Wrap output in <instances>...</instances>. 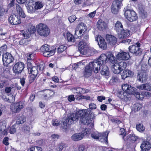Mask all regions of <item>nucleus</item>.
Segmentation results:
<instances>
[{
  "instance_id": "11",
  "label": "nucleus",
  "mask_w": 151,
  "mask_h": 151,
  "mask_svg": "<svg viewBox=\"0 0 151 151\" xmlns=\"http://www.w3.org/2000/svg\"><path fill=\"white\" fill-rule=\"evenodd\" d=\"M24 68V65L23 63L17 62L15 64L13 67V72L16 74H19L21 73Z\"/></svg>"
},
{
  "instance_id": "17",
  "label": "nucleus",
  "mask_w": 151,
  "mask_h": 151,
  "mask_svg": "<svg viewBox=\"0 0 151 151\" xmlns=\"http://www.w3.org/2000/svg\"><path fill=\"white\" fill-rule=\"evenodd\" d=\"M21 32L24 38L21 40L19 42V44L21 45L25 46L28 44L32 39L31 37L26 35L24 33V31L22 30Z\"/></svg>"
},
{
  "instance_id": "14",
  "label": "nucleus",
  "mask_w": 151,
  "mask_h": 151,
  "mask_svg": "<svg viewBox=\"0 0 151 151\" xmlns=\"http://www.w3.org/2000/svg\"><path fill=\"white\" fill-rule=\"evenodd\" d=\"M29 71V81L30 83H32L35 80L38 74L37 68L35 66L33 67Z\"/></svg>"
},
{
  "instance_id": "20",
  "label": "nucleus",
  "mask_w": 151,
  "mask_h": 151,
  "mask_svg": "<svg viewBox=\"0 0 151 151\" xmlns=\"http://www.w3.org/2000/svg\"><path fill=\"white\" fill-rule=\"evenodd\" d=\"M78 47L82 54L84 55L86 54L88 48L86 42L83 41L80 42L78 44Z\"/></svg>"
},
{
  "instance_id": "58",
  "label": "nucleus",
  "mask_w": 151,
  "mask_h": 151,
  "mask_svg": "<svg viewBox=\"0 0 151 151\" xmlns=\"http://www.w3.org/2000/svg\"><path fill=\"white\" fill-rule=\"evenodd\" d=\"M7 46L6 45H4L0 47V51L1 52H6V50Z\"/></svg>"
},
{
  "instance_id": "21",
  "label": "nucleus",
  "mask_w": 151,
  "mask_h": 151,
  "mask_svg": "<svg viewBox=\"0 0 151 151\" xmlns=\"http://www.w3.org/2000/svg\"><path fill=\"white\" fill-rule=\"evenodd\" d=\"M116 58L119 60H128L130 58V55L128 52L121 51L116 55Z\"/></svg>"
},
{
  "instance_id": "39",
  "label": "nucleus",
  "mask_w": 151,
  "mask_h": 151,
  "mask_svg": "<svg viewBox=\"0 0 151 151\" xmlns=\"http://www.w3.org/2000/svg\"><path fill=\"white\" fill-rule=\"evenodd\" d=\"M85 63V60H82L78 63H75L72 66L73 69L76 70L77 68L80 67L82 65H84Z\"/></svg>"
},
{
  "instance_id": "19",
  "label": "nucleus",
  "mask_w": 151,
  "mask_h": 151,
  "mask_svg": "<svg viewBox=\"0 0 151 151\" xmlns=\"http://www.w3.org/2000/svg\"><path fill=\"white\" fill-rule=\"evenodd\" d=\"M9 22L11 24L17 25L21 23L20 19L15 15H11L9 18Z\"/></svg>"
},
{
  "instance_id": "23",
  "label": "nucleus",
  "mask_w": 151,
  "mask_h": 151,
  "mask_svg": "<svg viewBox=\"0 0 151 151\" xmlns=\"http://www.w3.org/2000/svg\"><path fill=\"white\" fill-rule=\"evenodd\" d=\"M106 38L108 43L110 45H114L116 42L117 38L114 35L109 34L106 35Z\"/></svg>"
},
{
  "instance_id": "47",
  "label": "nucleus",
  "mask_w": 151,
  "mask_h": 151,
  "mask_svg": "<svg viewBox=\"0 0 151 151\" xmlns=\"http://www.w3.org/2000/svg\"><path fill=\"white\" fill-rule=\"evenodd\" d=\"M67 38L68 41L71 42H74L75 39L74 36L70 33H67Z\"/></svg>"
},
{
  "instance_id": "10",
  "label": "nucleus",
  "mask_w": 151,
  "mask_h": 151,
  "mask_svg": "<svg viewBox=\"0 0 151 151\" xmlns=\"http://www.w3.org/2000/svg\"><path fill=\"white\" fill-rule=\"evenodd\" d=\"M3 62L4 65L7 66L8 65L14 60V58L10 53L6 52L3 55Z\"/></svg>"
},
{
  "instance_id": "54",
  "label": "nucleus",
  "mask_w": 151,
  "mask_h": 151,
  "mask_svg": "<svg viewBox=\"0 0 151 151\" xmlns=\"http://www.w3.org/2000/svg\"><path fill=\"white\" fill-rule=\"evenodd\" d=\"M7 9H5L3 7L0 6V16L3 15L4 13L7 12Z\"/></svg>"
},
{
  "instance_id": "37",
  "label": "nucleus",
  "mask_w": 151,
  "mask_h": 151,
  "mask_svg": "<svg viewBox=\"0 0 151 151\" xmlns=\"http://www.w3.org/2000/svg\"><path fill=\"white\" fill-rule=\"evenodd\" d=\"M3 98L4 101L11 103L13 102L15 100L14 96L12 94H10L8 98H5L4 96H3Z\"/></svg>"
},
{
  "instance_id": "51",
  "label": "nucleus",
  "mask_w": 151,
  "mask_h": 151,
  "mask_svg": "<svg viewBox=\"0 0 151 151\" xmlns=\"http://www.w3.org/2000/svg\"><path fill=\"white\" fill-rule=\"evenodd\" d=\"M78 91H75V92H74L75 94V99L78 100H79L80 99L82 98V95L81 93L80 92H78Z\"/></svg>"
},
{
  "instance_id": "57",
  "label": "nucleus",
  "mask_w": 151,
  "mask_h": 151,
  "mask_svg": "<svg viewBox=\"0 0 151 151\" xmlns=\"http://www.w3.org/2000/svg\"><path fill=\"white\" fill-rule=\"evenodd\" d=\"M135 91H135V93L132 94L134 95L135 97L137 98L138 99L142 100L143 99H142L141 98V94H140V93L139 92L136 93Z\"/></svg>"
},
{
  "instance_id": "2",
  "label": "nucleus",
  "mask_w": 151,
  "mask_h": 151,
  "mask_svg": "<svg viewBox=\"0 0 151 151\" xmlns=\"http://www.w3.org/2000/svg\"><path fill=\"white\" fill-rule=\"evenodd\" d=\"M26 6L28 12L30 13H33L36 10L40 9L44 6L43 3L38 1L34 2L32 0H29Z\"/></svg>"
},
{
  "instance_id": "50",
  "label": "nucleus",
  "mask_w": 151,
  "mask_h": 151,
  "mask_svg": "<svg viewBox=\"0 0 151 151\" xmlns=\"http://www.w3.org/2000/svg\"><path fill=\"white\" fill-rule=\"evenodd\" d=\"M0 134L4 135H6L7 134V129H5V127L4 126L0 127Z\"/></svg>"
},
{
  "instance_id": "64",
  "label": "nucleus",
  "mask_w": 151,
  "mask_h": 151,
  "mask_svg": "<svg viewBox=\"0 0 151 151\" xmlns=\"http://www.w3.org/2000/svg\"><path fill=\"white\" fill-rule=\"evenodd\" d=\"M122 126L120 127L119 128L120 129V132H121L120 134L121 135H123L124 134H126L125 131L124 129L122 128Z\"/></svg>"
},
{
  "instance_id": "59",
  "label": "nucleus",
  "mask_w": 151,
  "mask_h": 151,
  "mask_svg": "<svg viewBox=\"0 0 151 151\" xmlns=\"http://www.w3.org/2000/svg\"><path fill=\"white\" fill-rule=\"evenodd\" d=\"M65 144L63 143H60L58 145L59 151H62L63 147H65Z\"/></svg>"
},
{
  "instance_id": "45",
  "label": "nucleus",
  "mask_w": 151,
  "mask_h": 151,
  "mask_svg": "<svg viewBox=\"0 0 151 151\" xmlns=\"http://www.w3.org/2000/svg\"><path fill=\"white\" fill-rule=\"evenodd\" d=\"M40 49L41 51H42L43 53L50 50V46L47 45L42 46L41 47Z\"/></svg>"
},
{
  "instance_id": "28",
  "label": "nucleus",
  "mask_w": 151,
  "mask_h": 151,
  "mask_svg": "<svg viewBox=\"0 0 151 151\" xmlns=\"http://www.w3.org/2000/svg\"><path fill=\"white\" fill-rule=\"evenodd\" d=\"M108 132H107L104 133H100L99 140L101 142H103L105 144L107 143V137Z\"/></svg>"
},
{
  "instance_id": "30",
  "label": "nucleus",
  "mask_w": 151,
  "mask_h": 151,
  "mask_svg": "<svg viewBox=\"0 0 151 151\" xmlns=\"http://www.w3.org/2000/svg\"><path fill=\"white\" fill-rule=\"evenodd\" d=\"M118 97L121 99L127 101L129 97V94L124 92L121 91L119 92Z\"/></svg>"
},
{
  "instance_id": "26",
  "label": "nucleus",
  "mask_w": 151,
  "mask_h": 151,
  "mask_svg": "<svg viewBox=\"0 0 151 151\" xmlns=\"http://www.w3.org/2000/svg\"><path fill=\"white\" fill-rule=\"evenodd\" d=\"M134 75V73L133 72L128 69L126 70H124L122 73V79H124L127 77H132Z\"/></svg>"
},
{
  "instance_id": "42",
  "label": "nucleus",
  "mask_w": 151,
  "mask_h": 151,
  "mask_svg": "<svg viewBox=\"0 0 151 151\" xmlns=\"http://www.w3.org/2000/svg\"><path fill=\"white\" fill-rule=\"evenodd\" d=\"M136 128L137 131L141 132H143L145 129V127L141 124L136 125Z\"/></svg>"
},
{
  "instance_id": "41",
  "label": "nucleus",
  "mask_w": 151,
  "mask_h": 151,
  "mask_svg": "<svg viewBox=\"0 0 151 151\" xmlns=\"http://www.w3.org/2000/svg\"><path fill=\"white\" fill-rule=\"evenodd\" d=\"M67 47L65 45H61L58 48L57 51L58 54H60L64 52L66 49Z\"/></svg>"
},
{
  "instance_id": "24",
  "label": "nucleus",
  "mask_w": 151,
  "mask_h": 151,
  "mask_svg": "<svg viewBox=\"0 0 151 151\" xmlns=\"http://www.w3.org/2000/svg\"><path fill=\"white\" fill-rule=\"evenodd\" d=\"M140 147L142 151H147L151 148V144L147 141H144L141 143Z\"/></svg>"
},
{
  "instance_id": "12",
  "label": "nucleus",
  "mask_w": 151,
  "mask_h": 151,
  "mask_svg": "<svg viewBox=\"0 0 151 151\" xmlns=\"http://www.w3.org/2000/svg\"><path fill=\"white\" fill-rule=\"evenodd\" d=\"M86 29V27L83 24L81 23L78 25L75 31V37L78 38L81 37Z\"/></svg>"
},
{
  "instance_id": "4",
  "label": "nucleus",
  "mask_w": 151,
  "mask_h": 151,
  "mask_svg": "<svg viewBox=\"0 0 151 151\" xmlns=\"http://www.w3.org/2000/svg\"><path fill=\"white\" fill-rule=\"evenodd\" d=\"M37 33L40 35L44 37H47L50 33V30L46 24L40 23L36 26Z\"/></svg>"
},
{
  "instance_id": "33",
  "label": "nucleus",
  "mask_w": 151,
  "mask_h": 151,
  "mask_svg": "<svg viewBox=\"0 0 151 151\" xmlns=\"http://www.w3.org/2000/svg\"><path fill=\"white\" fill-rule=\"evenodd\" d=\"M26 121L24 116L22 115L17 117L16 123L17 125L23 123Z\"/></svg>"
},
{
  "instance_id": "27",
  "label": "nucleus",
  "mask_w": 151,
  "mask_h": 151,
  "mask_svg": "<svg viewBox=\"0 0 151 151\" xmlns=\"http://www.w3.org/2000/svg\"><path fill=\"white\" fill-rule=\"evenodd\" d=\"M137 88L140 90H145L147 91H150L151 90V84L147 83L145 84L138 85L137 86Z\"/></svg>"
},
{
  "instance_id": "60",
  "label": "nucleus",
  "mask_w": 151,
  "mask_h": 151,
  "mask_svg": "<svg viewBox=\"0 0 151 151\" xmlns=\"http://www.w3.org/2000/svg\"><path fill=\"white\" fill-rule=\"evenodd\" d=\"M9 138L8 137H5L4 139L3 142V143L6 145H7L9 143L8 142Z\"/></svg>"
},
{
  "instance_id": "36",
  "label": "nucleus",
  "mask_w": 151,
  "mask_h": 151,
  "mask_svg": "<svg viewBox=\"0 0 151 151\" xmlns=\"http://www.w3.org/2000/svg\"><path fill=\"white\" fill-rule=\"evenodd\" d=\"M101 70V75H103L107 76L109 74V71L107 67L105 65H102Z\"/></svg>"
},
{
  "instance_id": "56",
  "label": "nucleus",
  "mask_w": 151,
  "mask_h": 151,
  "mask_svg": "<svg viewBox=\"0 0 151 151\" xmlns=\"http://www.w3.org/2000/svg\"><path fill=\"white\" fill-rule=\"evenodd\" d=\"M76 19V17L75 15H72L68 18V20L70 22H74Z\"/></svg>"
},
{
  "instance_id": "6",
  "label": "nucleus",
  "mask_w": 151,
  "mask_h": 151,
  "mask_svg": "<svg viewBox=\"0 0 151 151\" xmlns=\"http://www.w3.org/2000/svg\"><path fill=\"white\" fill-rule=\"evenodd\" d=\"M124 15L126 18L130 22L136 20L138 18L136 13L133 10H128L127 8L124 9Z\"/></svg>"
},
{
  "instance_id": "22",
  "label": "nucleus",
  "mask_w": 151,
  "mask_h": 151,
  "mask_svg": "<svg viewBox=\"0 0 151 151\" xmlns=\"http://www.w3.org/2000/svg\"><path fill=\"white\" fill-rule=\"evenodd\" d=\"M26 26L27 29L24 33L26 35L31 37V35L35 33V28L34 26L30 24H27Z\"/></svg>"
},
{
  "instance_id": "9",
  "label": "nucleus",
  "mask_w": 151,
  "mask_h": 151,
  "mask_svg": "<svg viewBox=\"0 0 151 151\" xmlns=\"http://www.w3.org/2000/svg\"><path fill=\"white\" fill-rule=\"evenodd\" d=\"M24 106L23 102H19L12 104L10 106V109L13 112L17 113L19 112Z\"/></svg>"
},
{
  "instance_id": "7",
  "label": "nucleus",
  "mask_w": 151,
  "mask_h": 151,
  "mask_svg": "<svg viewBox=\"0 0 151 151\" xmlns=\"http://www.w3.org/2000/svg\"><path fill=\"white\" fill-rule=\"evenodd\" d=\"M140 43L138 42L129 46L128 48L129 51L135 56L140 55L142 52L140 48Z\"/></svg>"
},
{
  "instance_id": "1",
  "label": "nucleus",
  "mask_w": 151,
  "mask_h": 151,
  "mask_svg": "<svg viewBox=\"0 0 151 151\" xmlns=\"http://www.w3.org/2000/svg\"><path fill=\"white\" fill-rule=\"evenodd\" d=\"M94 114L91 113L89 109H83L77 111L76 113H72L68 116V118L63 122V128L66 129L67 124L70 125L74 122H76L80 118V121L85 125H90L92 129L86 128L83 132L76 133L71 136L72 139L74 141H78L82 139L87 134L91 133L94 126Z\"/></svg>"
},
{
  "instance_id": "43",
  "label": "nucleus",
  "mask_w": 151,
  "mask_h": 151,
  "mask_svg": "<svg viewBox=\"0 0 151 151\" xmlns=\"http://www.w3.org/2000/svg\"><path fill=\"white\" fill-rule=\"evenodd\" d=\"M18 127V125L15 124L13 125L10 128L9 132L11 134H14L16 131V129Z\"/></svg>"
},
{
  "instance_id": "53",
  "label": "nucleus",
  "mask_w": 151,
  "mask_h": 151,
  "mask_svg": "<svg viewBox=\"0 0 151 151\" xmlns=\"http://www.w3.org/2000/svg\"><path fill=\"white\" fill-rule=\"evenodd\" d=\"M41 148L38 147H31L30 149V151H42Z\"/></svg>"
},
{
  "instance_id": "63",
  "label": "nucleus",
  "mask_w": 151,
  "mask_h": 151,
  "mask_svg": "<svg viewBox=\"0 0 151 151\" xmlns=\"http://www.w3.org/2000/svg\"><path fill=\"white\" fill-rule=\"evenodd\" d=\"M23 129L26 132H29V127L26 124H24Z\"/></svg>"
},
{
  "instance_id": "29",
  "label": "nucleus",
  "mask_w": 151,
  "mask_h": 151,
  "mask_svg": "<svg viewBox=\"0 0 151 151\" xmlns=\"http://www.w3.org/2000/svg\"><path fill=\"white\" fill-rule=\"evenodd\" d=\"M107 62L109 61L112 63L115 64L117 62L116 59L115 58L112 52H109L107 53Z\"/></svg>"
},
{
  "instance_id": "5",
  "label": "nucleus",
  "mask_w": 151,
  "mask_h": 151,
  "mask_svg": "<svg viewBox=\"0 0 151 151\" xmlns=\"http://www.w3.org/2000/svg\"><path fill=\"white\" fill-rule=\"evenodd\" d=\"M127 67V63L124 62H117L112 65V70L115 74H119L124 70Z\"/></svg>"
},
{
  "instance_id": "34",
  "label": "nucleus",
  "mask_w": 151,
  "mask_h": 151,
  "mask_svg": "<svg viewBox=\"0 0 151 151\" xmlns=\"http://www.w3.org/2000/svg\"><path fill=\"white\" fill-rule=\"evenodd\" d=\"M16 9L17 13L21 17L23 18L25 17L26 15L21 7L18 5H17L16 6Z\"/></svg>"
},
{
  "instance_id": "55",
  "label": "nucleus",
  "mask_w": 151,
  "mask_h": 151,
  "mask_svg": "<svg viewBox=\"0 0 151 151\" xmlns=\"http://www.w3.org/2000/svg\"><path fill=\"white\" fill-rule=\"evenodd\" d=\"M52 124L54 126H57L59 124V122L58 120L56 119H53L52 122Z\"/></svg>"
},
{
  "instance_id": "35",
  "label": "nucleus",
  "mask_w": 151,
  "mask_h": 151,
  "mask_svg": "<svg viewBox=\"0 0 151 151\" xmlns=\"http://www.w3.org/2000/svg\"><path fill=\"white\" fill-rule=\"evenodd\" d=\"M123 29V25L120 22L117 21L115 24L114 29L116 32H119Z\"/></svg>"
},
{
  "instance_id": "49",
  "label": "nucleus",
  "mask_w": 151,
  "mask_h": 151,
  "mask_svg": "<svg viewBox=\"0 0 151 151\" xmlns=\"http://www.w3.org/2000/svg\"><path fill=\"white\" fill-rule=\"evenodd\" d=\"M142 106L141 104L139 103H136L134 104L132 107L133 109L135 111H136L139 110L141 108Z\"/></svg>"
},
{
  "instance_id": "18",
  "label": "nucleus",
  "mask_w": 151,
  "mask_h": 151,
  "mask_svg": "<svg viewBox=\"0 0 151 151\" xmlns=\"http://www.w3.org/2000/svg\"><path fill=\"white\" fill-rule=\"evenodd\" d=\"M95 40L97 41L99 47L103 49H106L107 44L103 37L99 35H96L95 37Z\"/></svg>"
},
{
  "instance_id": "3",
  "label": "nucleus",
  "mask_w": 151,
  "mask_h": 151,
  "mask_svg": "<svg viewBox=\"0 0 151 151\" xmlns=\"http://www.w3.org/2000/svg\"><path fill=\"white\" fill-rule=\"evenodd\" d=\"M93 62L89 63L85 68L83 75L85 77H88L90 76L91 74L92 70H93L95 73H98L99 70Z\"/></svg>"
},
{
  "instance_id": "31",
  "label": "nucleus",
  "mask_w": 151,
  "mask_h": 151,
  "mask_svg": "<svg viewBox=\"0 0 151 151\" xmlns=\"http://www.w3.org/2000/svg\"><path fill=\"white\" fill-rule=\"evenodd\" d=\"M106 27V24L101 19L99 20L97 22V27L100 30H103Z\"/></svg>"
},
{
  "instance_id": "32",
  "label": "nucleus",
  "mask_w": 151,
  "mask_h": 151,
  "mask_svg": "<svg viewBox=\"0 0 151 151\" xmlns=\"http://www.w3.org/2000/svg\"><path fill=\"white\" fill-rule=\"evenodd\" d=\"M54 94V92L50 90H47L45 91L43 95L46 99H48Z\"/></svg>"
},
{
  "instance_id": "46",
  "label": "nucleus",
  "mask_w": 151,
  "mask_h": 151,
  "mask_svg": "<svg viewBox=\"0 0 151 151\" xmlns=\"http://www.w3.org/2000/svg\"><path fill=\"white\" fill-rule=\"evenodd\" d=\"M87 150L86 147L83 145H81L78 146L76 151H87Z\"/></svg>"
},
{
  "instance_id": "52",
  "label": "nucleus",
  "mask_w": 151,
  "mask_h": 151,
  "mask_svg": "<svg viewBox=\"0 0 151 151\" xmlns=\"http://www.w3.org/2000/svg\"><path fill=\"white\" fill-rule=\"evenodd\" d=\"M129 137L130 138V141H132V142L135 141L138 139V137L134 134L129 135Z\"/></svg>"
},
{
  "instance_id": "38",
  "label": "nucleus",
  "mask_w": 151,
  "mask_h": 151,
  "mask_svg": "<svg viewBox=\"0 0 151 151\" xmlns=\"http://www.w3.org/2000/svg\"><path fill=\"white\" fill-rule=\"evenodd\" d=\"M55 52V50H50L48 51H47L43 53V55L45 57H49L53 55Z\"/></svg>"
},
{
  "instance_id": "8",
  "label": "nucleus",
  "mask_w": 151,
  "mask_h": 151,
  "mask_svg": "<svg viewBox=\"0 0 151 151\" xmlns=\"http://www.w3.org/2000/svg\"><path fill=\"white\" fill-rule=\"evenodd\" d=\"M107 55L102 54L101 55L99 58L97 60H95L93 62L100 70V66L104 65L105 63L107 62Z\"/></svg>"
},
{
  "instance_id": "48",
  "label": "nucleus",
  "mask_w": 151,
  "mask_h": 151,
  "mask_svg": "<svg viewBox=\"0 0 151 151\" xmlns=\"http://www.w3.org/2000/svg\"><path fill=\"white\" fill-rule=\"evenodd\" d=\"M142 99H143L144 97L149 98L151 96V93L148 92H143L141 93Z\"/></svg>"
},
{
  "instance_id": "25",
  "label": "nucleus",
  "mask_w": 151,
  "mask_h": 151,
  "mask_svg": "<svg viewBox=\"0 0 151 151\" xmlns=\"http://www.w3.org/2000/svg\"><path fill=\"white\" fill-rule=\"evenodd\" d=\"M137 78L140 81L142 82L145 81L147 78L146 73L143 70H141L138 73Z\"/></svg>"
},
{
  "instance_id": "16",
  "label": "nucleus",
  "mask_w": 151,
  "mask_h": 151,
  "mask_svg": "<svg viewBox=\"0 0 151 151\" xmlns=\"http://www.w3.org/2000/svg\"><path fill=\"white\" fill-rule=\"evenodd\" d=\"M130 31L127 29H123L117 32L118 37L121 40L128 37L130 35Z\"/></svg>"
},
{
  "instance_id": "13",
  "label": "nucleus",
  "mask_w": 151,
  "mask_h": 151,
  "mask_svg": "<svg viewBox=\"0 0 151 151\" xmlns=\"http://www.w3.org/2000/svg\"><path fill=\"white\" fill-rule=\"evenodd\" d=\"M123 0H115L113 2L111 6V10L112 12L115 14L117 12L118 9L122 5V1Z\"/></svg>"
},
{
  "instance_id": "62",
  "label": "nucleus",
  "mask_w": 151,
  "mask_h": 151,
  "mask_svg": "<svg viewBox=\"0 0 151 151\" xmlns=\"http://www.w3.org/2000/svg\"><path fill=\"white\" fill-rule=\"evenodd\" d=\"M51 137L52 139L54 140H57L59 137V135L56 134H54L52 135Z\"/></svg>"
},
{
  "instance_id": "61",
  "label": "nucleus",
  "mask_w": 151,
  "mask_h": 151,
  "mask_svg": "<svg viewBox=\"0 0 151 151\" xmlns=\"http://www.w3.org/2000/svg\"><path fill=\"white\" fill-rule=\"evenodd\" d=\"M74 96L73 95H71L68 96V101L70 102L74 101L75 99Z\"/></svg>"
},
{
  "instance_id": "44",
  "label": "nucleus",
  "mask_w": 151,
  "mask_h": 151,
  "mask_svg": "<svg viewBox=\"0 0 151 151\" xmlns=\"http://www.w3.org/2000/svg\"><path fill=\"white\" fill-rule=\"evenodd\" d=\"M100 133H99L97 131H95L93 132L91 134V136L93 138L99 139V137L100 135Z\"/></svg>"
},
{
  "instance_id": "15",
  "label": "nucleus",
  "mask_w": 151,
  "mask_h": 151,
  "mask_svg": "<svg viewBox=\"0 0 151 151\" xmlns=\"http://www.w3.org/2000/svg\"><path fill=\"white\" fill-rule=\"evenodd\" d=\"M122 88L123 91L129 94H133L136 90L135 88L132 87L131 85L127 83L123 84L122 85Z\"/></svg>"
},
{
  "instance_id": "40",
  "label": "nucleus",
  "mask_w": 151,
  "mask_h": 151,
  "mask_svg": "<svg viewBox=\"0 0 151 151\" xmlns=\"http://www.w3.org/2000/svg\"><path fill=\"white\" fill-rule=\"evenodd\" d=\"M72 91L74 92H75V91H78V92H80L81 94L82 93H86L87 92L85 89L80 87L75 88L72 89Z\"/></svg>"
}]
</instances>
